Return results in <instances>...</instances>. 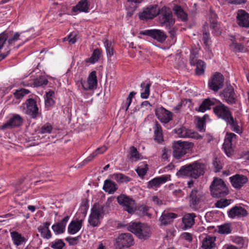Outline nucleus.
Masks as SVG:
<instances>
[{
  "label": "nucleus",
  "mask_w": 249,
  "mask_h": 249,
  "mask_svg": "<svg viewBox=\"0 0 249 249\" xmlns=\"http://www.w3.org/2000/svg\"><path fill=\"white\" fill-rule=\"evenodd\" d=\"M205 169L204 164L196 161L182 166L177 172L176 175L178 177H186L196 179L204 174Z\"/></svg>",
  "instance_id": "nucleus-1"
},
{
  "label": "nucleus",
  "mask_w": 249,
  "mask_h": 249,
  "mask_svg": "<svg viewBox=\"0 0 249 249\" xmlns=\"http://www.w3.org/2000/svg\"><path fill=\"white\" fill-rule=\"evenodd\" d=\"M210 189L211 195L214 197H224L229 193L224 181L222 179L216 178H214Z\"/></svg>",
  "instance_id": "nucleus-2"
},
{
  "label": "nucleus",
  "mask_w": 249,
  "mask_h": 249,
  "mask_svg": "<svg viewBox=\"0 0 249 249\" xmlns=\"http://www.w3.org/2000/svg\"><path fill=\"white\" fill-rule=\"evenodd\" d=\"M194 143L191 142L178 141L173 145V155L176 159H180L192 150Z\"/></svg>",
  "instance_id": "nucleus-3"
},
{
  "label": "nucleus",
  "mask_w": 249,
  "mask_h": 249,
  "mask_svg": "<svg viewBox=\"0 0 249 249\" xmlns=\"http://www.w3.org/2000/svg\"><path fill=\"white\" fill-rule=\"evenodd\" d=\"M189 203L190 207L194 210H198L204 200L203 192L197 188L193 189L189 196Z\"/></svg>",
  "instance_id": "nucleus-4"
},
{
  "label": "nucleus",
  "mask_w": 249,
  "mask_h": 249,
  "mask_svg": "<svg viewBox=\"0 0 249 249\" xmlns=\"http://www.w3.org/2000/svg\"><path fill=\"white\" fill-rule=\"evenodd\" d=\"M160 20L162 26H165L170 28L175 23V19L173 18L172 12L170 8L163 6L160 9Z\"/></svg>",
  "instance_id": "nucleus-5"
},
{
  "label": "nucleus",
  "mask_w": 249,
  "mask_h": 249,
  "mask_svg": "<svg viewBox=\"0 0 249 249\" xmlns=\"http://www.w3.org/2000/svg\"><path fill=\"white\" fill-rule=\"evenodd\" d=\"M102 209L98 205H93L91 209L88 222L92 227H97L100 224V219L103 218V215Z\"/></svg>",
  "instance_id": "nucleus-6"
},
{
  "label": "nucleus",
  "mask_w": 249,
  "mask_h": 249,
  "mask_svg": "<svg viewBox=\"0 0 249 249\" xmlns=\"http://www.w3.org/2000/svg\"><path fill=\"white\" fill-rule=\"evenodd\" d=\"M224 77L219 72H215L208 81L209 88L214 92H217L224 85Z\"/></svg>",
  "instance_id": "nucleus-7"
},
{
  "label": "nucleus",
  "mask_w": 249,
  "mask_h": 249,
  "mask_svg": "<svg viewBox=\"0 0 249 249\" xmlns=\"http://www.w3.org/2000/svg\"><path fill=\"white\" fill-rule=\"evenodd\" d=\"M220 96L224 101L230 105L235 104L237 101L234 89L230 84H226L225 88L220 93Z\"/></svg>",
  "instance_id": "nucleus-8"
},
{
  "label": "nucleus",
  "mask_w": 249,
  "mask_h": 249,
  "mask_svg": "<svg viewBox=\"0 0 249 249\" xmlns=\"http://www.w3.org/2000/svg\"><path fill=\"white\" fill-rule=\"evenodd\" d=\"M118 203L124 207V209L129 213H133L136 210L135 200L125 195H121L117 198Z\"/></svg>",
  "instance_id": "nucleus-9"
},
{
  "label": "nucleus",
  "mask_w": 249,
  "mask_h": 249,
  "mask_svg": "<svg viewBox=\"0 0 249 249\" xmlns=\"http://www.w3.org/2000/svg\"><path fill=\"white\" fill-rule=\"evenodd\" d=\"M217 103L218 104L213 107V111L218 118L225 121L232 113L227 106L219 101Z\"/></svg>",
  "instance_id": "nucleus-10"
},
{
  "label": "nucleus",
  "mask_w": 249,
  "mask_h": 249,
  "mask_svg": "<svg viewBox=\"0 0 249 249\" xmlns=\"http://www.w3.org/2000/svg\"><path fill=\"white\" fill-rule=\"evenodd\" d=\"M140 34L150 36L160 43L164 42L167 37L164 32L158 29L146 30L140 32Z\"/></svg>",
  "instance_id": "nucleus-11"
},
{
  "label": "nucleus",
  "mask_w": 249,
  "mask_h": 249,
  "mask_svg": "<svg viewBox=\"0 0 249 249\" xmlns=\"http://www.w3.org/2000/svg\"><path fill=\"white\" fill-rule=\"evenodd\" d=\"M229 180L231 186L236 190L241 189L248 182V178L246 176L239 174H236L230 177Z\"/></svg>",
  "instance_id": "nucleus-12"
},
{
  "label": "nucleus",
  "mask_w": 249,
  "mask_h": 249,
  "mask_svg": "<svg viewBox=\"0 0 249 249\" xmlns=\"http://www.w3.org/2000/svg\"><path fill=\"white\" fill-rule=\"evenodd\" d=\"M26 113L32 119H36L39 114V108L36 101L33 98H29L25 102Z\"/></svg>",
  "instance_id": "nucleus-13"
},
{
  "label": "nucleus",
  "mask_w": 249,
  "mask_h": 249,
  "mask_svg": "<svg viewBox=\"0 0 249 249\" xmlns=\"http://www.w3.org/2000/svg\"><path fill=\"white\" fill-rule=\"evenodd\" d=\"M160 9L158 5H153L145 8L139 14V18L141 20L151 19L159 15Z\"/></svg>",
  "instance_id": "nucleus-14"
},
{
  "label": "nucleus",
  "mask_w": 249,
  "mask_h": 249,
  "mask_svg": "<svg viewBox=\"0 0 249 249\" xmlns=\"http://www.w3.org/2000/svg\"><path fill=\"white\" fill-rule=\"evenodd\" d=\"M117 243L121 248H129L134 244V238L131 233H121L117 239Z\"/></svg>",
  "instance_id": "nucleus-15"
},
{
  "label": "nucleus",
  "mask_w": 249,
  "mask_h": 249,
  "mask_svg": "<svg viewBox=\"0 0 249 249\" xmlns=\"http://www.w3.org/2000/svg\"><path fill=\"white\" fill-rule=\"evenodd\" d=\"M81 84L82 88L85 90H89L96 88L97 85V79L95 71L90 73L87 81H81Z\"/></svg>",
  "instance_id": "nucleus-16"
},
{
  "label": "nucleus",
  "mask_w": 249,
  "mask_h": 249,
  "mask_svg": "<svg viewBox=\"0 0 249 249\" xmlns=\"http://www.w3.org/2000/svg\"><path fill=\"white\" fill-rule=\"evenodd\" d=\"M155 114L158 119L164 124L169 123L173 119L172 113L162 107L156 109Z\"/></svg>",
  "instance_id": "nucleus-17"
},
{
  "label": "nucleus",
  "mask_w": 249,
  "mask_h": 249,
  "mask_svg": "<svg viewBox=\"0 0 249 249\" xmlns=\"http://www.w3.org/2000/svg\"><path fill=\"white\" fill-rule=\"evenodd\" d=\"M228 214L229 217L235 218V217H244L248 215L247 211L241 206H235L228 212Z\"/></svg>",
  "instance_id": "nucleus-18"
},
{
  "label": "nucleus",
  "mask_w": 249,
  "mask_h": 249,
  "mask_svg": "<svg viewBox=\"0 0 249 249\" xmlns=\"http://www.w3.org/2000/svg\"><path fill=\"white\" fill-rule=\"evenodd\" d=\"M236 22L240 27L249 28V14L244 10H239L237 14Z\"/></svg>",
  "instance_id": "nucleus-19"
},
{
  "label": "nucleus",
  "mask_w": 249,
  "mask_h": 249,
  "mask_svg": "<svg viewBox=\"0 0 249 249\" xmlns=\"http://www.w3.org/2000/svg\"><path fill=\"white\" fill-rule=\"evenodd\" d=\"M178 215L175 213L164 211L159 218L160 226H167L171 224L173 220L177 217Z\"/></svg>",
  "instance_id": "nucleus-20"
},
{
  "label": "nucleus",
  "mask_w": 249,
  "mask_h": 249,
  "mask_svg": "<svg viewBox=\"0 0 249 249\" xmlns=\"http://www.w3.org/2000/svg\"><path fill=\"white\" fill-rule=\"evenodd\" d=\"M170 179V175H163L155 178L148 182L147 187L149 189L159 187L161 184Z\"/></svg>",
  "instance_id": "nucleus-21"
},
{
  "label": "nucleus",
  "mask_w": 249,
  "mask_h": 249,
  "mask_svg": "<svg viewBox=\"0 0 249 249\" xmlns=\"http://www.w3.org/2000/svg\"><path fill=\"white\" fill-rule=\"evenodd\" d=\"M236 135L233 133H227L225 138L224 142L223 144L226 154L230 156L232 152V140L233 138H236Z\"/></svg>",
  "instance_id": "nucleus-22"
},
{
  "label": "nucleus",
  "mask_w": 249,
  "mask_h": 249,
  "mask_svg": "<svg viewBox=\"0 0 249 249\" xmlns=\"http://www.w3.org/2000/svg\"><path fill=\"white\" fill-rule=\"evenodd\" d=\"M23 121V119L19 115L15 114L6 123L3 124L2 128L18 127L22 124Z\"/></svg>",
  "instance_id": "nucleus-23"
},
{
  "label": "nucleus",
  "mask_w": 249,
  "mask_h": 249,
  "mask_svg": "<svg viewBox=\"0 0 249 249\" xmlns=\"http://www.w3.org/2000/svg\"><path fill=\"white\" fill-rule=\"evenodd\" d=\"M196 215L194 213H188L185 214L182 218V222L184 225L183 230L190 229L195 224V218Z\"/></svg>",
  "instance_id": "nucleus-24"
},
{
  "label": "nucleus",
  "mask_w": 249,
  "mask_h": 249,
  "mask_svg": "<svg viewBox=\"0 0 249 249\" xmlns=\"http://www.w3.org/2000/svg\"><path fill=\"white\" fill-rule=\"evenodd\" d=\"M218 100L214 98L211 99L208 98L205 99L202 101L198 109H196V110L199 112H204L206 110L210 109L212 106H215Z\"/></svg>",
  "instance_id": "nucleus-25"
},
{
  "label": "nucleus",
  "mask_w": 249,
  "mask_h": 249,
  "mask_svg": "<svg viewBox=\"0 0 249 249\" xmlns=\"http://www.w3.org/2000/svg\"><path fill=\"white\" fill-rule=\"evenodd\" d=\"M69 218V216H66L60 222L53 225L52 228L53 231L58 234L63 233Z\"/></svg>",
  "instance_id": "nucleus-26"
},
{
  "label": "nucleus",
  "mask_w": 249,
  "mask_h": 249,
  "mask_svg": "<svg viewBox=\"0 0 249 249\" xmlns=\"http://www.w3.org/2000/svg\"><path fill=\"white\" fill-rule=\"evenodd\" d=\"M225 121L226 122L227 125L230 126L232 131L238 134L242 133V131L238 124V121L233 118L232 114Z\"/></svg>",
  "instance_id": "nucleus-27"
},
{
  "label": "nucleus",
  "mask_w": 249,
  "mask_h": 249,
  "mask_svg": "<svg viewBox=\"0 0 249 249\" xmlns=\"http://www.w3.org/2000/svg\"><path fill=\"white\" fill-rule=\"evenodd\" d=\"M90 7L89 0H81L76 6L72 8L74 12L79 11L80 12L88 13L89 11Z\"/></svg>",
  "instance_id": "nucleus-28"
},
{
  "label": "nucleus",
  "mask_w": 249,
  "mask_h": 249,
  "mask_svg": "<svg viewBox=\"0 0 249 249\" xmlns=\"http://www.w3.org/2000/svg\"><path fill=\"white\" fill-rule=\"evenodd\" d=\"M217 15L213 12H211L209 15V21L210 28L213 30V33L218 36L220 35L221 31L219 30V25L217 20Z\"/></svg>",
  "instance_id": "nucleus-29"
},
{
  "label": "nucleus",
  "mask_w": 249,
  "mask_h": 249,
  "mask_svg": "<svg viewBox=\"0 0 249 249\" xmlns=\"http://www.w3.org/2000/svg\"><path fill=\"white\" fill-rule=\"evenodd\" d=\"M215 237L207 235L202 241V249H213L216 246L215 243Z\"/></svg>",
  "instance_id": "nucleus-30"
},
{
  "label": "nucleus",
  "mask_w": 249,
  "mask_h": 249,
  "mask_svg": "<svg viewBox=\"0 0 249 249\" xmlns=\"http://www.w3.org/2000/svg\"><path fill=\"white\" fill-rule=\"evenodd\" d=\"M50 225V222H46L43 223L42 225L38 227L37 230L43 238L49 239L51 238V232L49 229Z\"/></svg>",
  "instance_id": "nucleus-31"
},
{
  "label": "nucleus",
  "mask_w": 249,
  "mask_h": 249,
  "mask_svg": "<svg viewBox=\"0 0 249 249\" xmlns=\"http://www.w3.org/2000/svg\"><path fill=\"white\" fill-rule=\"evenodd\" d=\"M83 221V219L77 221H71L68 228V231L69 233L71 234H74L77 233L81 229Z\"/></svg>",
  "instance_id": "nucleus-32"
},
{
  "label": "nucleus",
  "mask_w": 249,
  "mask_h": 249,
  "mask_svg": "<svg viewBox=\"0 0 249 249\" xmlns=\"http://www.w3.org/2000/svg\"><path fill=\"white\" fill-rule=\"evenodd\" d=\"M54 95V92L52 90H50L48 92H46L44 95L45 106L47 110L52 107L55 104V101L53 99Z\"/></svg>",
  "instance_id": "nucleus-33"
},
{
  "label": "nucleus",
  "mask_w": 249,
  "mask_h": 249,
  "mask_svg": "<svg viewBox=\"0 0 249 249\" xmlns=\"http://www.w3.org/2000/svg\"><path fill=\"white\" fill-rule=\"evenodd\" d=\"M150 228L148 225L142 224L140 230L138 231L137 237L140 239L146 240L150 237Z\"/></svg>",
  "instance_id": "nucleus-34"
},
{
  "label": "nucleus",
  "mask_w": 249,
  "mask_h": 249,
  "mask_svg": "<svg viewBox=\"0 0 249 249\" xmlns=\"http://www.w3.org/2000/svg\"><path fill=\"white\" fill-rule=\"evenodd\" d=\"M103 190L109 194H113L117 189V184L110 179H106L104 181Z\"/></svg>",
  "instance_id": "nucleus-35"
},
{
  "label": "nucleus",
  "mask_w": 249,
  "mask_h": 249,
  "mask_svg": "<svg viewBox=\"0 0 249 249\" xmlns=\"http://www.w3.org/2000/svg\"><path fill=\"white\" fill-rule=\"evenodd\" d=\"M175 133L180 138H193L195 136V133L192 132L191 130L182 126L175 129Z\"/></svg>",
  "instance_id": "nucleus-36"
},
{
  "label": "nucleus",
  "mask_w": 249,
  "mask_h": 249,
  "mask_svg": "<svg viewBox=\"0 0 249 249\" xmlns=\"http://www.w3.org/2000/svg\"><path fill=\"white\" fill-rule=\"evenodd\" d=\"M151 86V83L149 80H146L142 82L140 85L141 90L142 91L141 93V97L143 99H147L149 96L150 88Z\"/></svg>",
  "instance_id": "nucleus-37"
},
{
  "label": "nucleus",
  "mask_w": 249,
  "mask_h": 249,
  "mask_svg": "<svg viewBox=\"0 0 249 249\" xmlns=\"http://www.w3.org/2000/svg\"><path fill=\"white\" fill-rule=\"evenodd\" d=\"M11 236L14 244L19 246L23 244L26 241L24 237L17 231H14L11 232Z\"/></svg>",
  "instance_id": "nucleus-38"
},
{
  "label": "nucleus",
  "mask_w": 249,
  "mask_h": 249,
  "mask_svg": "<svg viewBox=\"0 0 249 249\" xmlns=\"http://www.w3.org/2000/svg\"><path fill=\"white\" fill-rule=\"evenodd\" d=\"M173 11L178 18L180 19L183 21L187 20V14L184 11L180 6H175L173 8Z\"/></svg>",
  "instance_id": "nucleus-39"
},
{
  "label": "nucleus",
  "mask_w": 249,
  "mask_h": 249,
  "mask_svg": "<svg viewBox=\"0 0 249 249\" xmlns=\"http://www.w3.org/2000/svg\"><path fill=\"white\" fill-rule=\"evenodd\" d=\"M154 129V140L158 143L163 141L161 127L158 123H156Z\"/></svg>",
  "instance_id": "nucleus-40"
},
{
  "label": "nucleus",
  "mask_w": 249,
  "mask_h": 249,
  "mask_svg": "<svg viewBox=\"0 0 249 249\" xmlns=\"http://www.w3.org/2000/svg\"><path fill=\"white\" fill-rule=\"evenodd\" d=\"M142 225V224L140 222H131L127 225V228L129 231L134 233L137 236L138 231L140 230Z\"/></svg>",
  "instance_id": "nucleus-41"
},
{
  "label": "nucleus",
  "mask_w": 249,
  "mask_h": 249,
  "mask_svg": "<svg viewBox=\"0 0 249 249\" xmlns=\"http://www.w3.org/2000/svg\"><path fill=\"white\" fill-rule=\"evenodd\" d=\"M112 177L118 183H127L131 180V178L122 173H115L112 175Z\"/></svg>",
  "instance_id": "nucleus-42"
},
{
  "label": "nucleus",
  "mask_w": 249,
  "mask_h": 249,
  "mask_svg": "<svg viewBox=\"0 0 249 249\" xmlns=\"http://www.w3.org/2000/svg\"><path fill=\"white\" fill-rule=\"evenodd\" d=\"M100 55L101 52L100 50L99 49H96L93 51L90 57L86 60V62L91 64H94L99 60Z\"/></svg>",
  "instance_id": "nucleus-43"
},
{
  "label": "nucleus",
  "mask_w": 249,
  "mask_h": 249,
  "mask_svg": "<svg viewBox=\"0 0 249 249\" xmlns=\"http://www.w3.org/2000/svg\"><path fill=\"white\" fill-rule=\"evenodd\" d=\"M129 159L132 161H137L140 159L141 155L135 146L130 147Z\"/></svg>",
  "instance_id": "nucleus-44"
},
{
  "label": "nucleus",
  "mask_w": 249,
  "mask_h": 249,
  "mask_svg": "<svg viewBox=\"0 0 249 249\" xmlns=\"http://www.w3.org/2000/svg\"><path fill=\"white\" fill-rule=\"evenodd\" d=\"M218 232L221 234H228L231 232V228L229 223H225L217 226Z\"/></svg>",
  "instance_id": "nucleus-45"
},
{
  "label": "nucleus",
  "mask_w": 249,
  "mask_h": 249,
  "mask_svg": "<svg viewBox=\"0 0 249 249\" xmlns=\"http://www.w3.org/2000/svg\"><path fill=\"white\" fill-rule=\"evenodd\" d=\"M48 81L47 79L44 77H39L35 79L33 83L31 84V86L33 85L34 87H40L43 86H46L48 84Z\"/></svg>",
  "instance_id": "nucleus-46"
},
{
  "label": "nucleus",
  "mask_w": 249,
  "mask_h": 249,
  "mask_svg": "<svg viewBox=\"0 0 249 249\" xmlns=\"http://www.w3.org/2000/svg\"><path fill=\"white\" fill-rule=\"evenodd\" d=\"M196 66V68L195 70V73L197 75H201L204 72L205 69V63L204 62L201 60H199L197 61V63L195 64Z\"/></svg>",
  "instance_id": "nucleus-47"
},
{
  "label": "nucleus",
  "mask_w": 249,
  "mask_h": 249,
  "mask_svg": "<svg viewBox=\"0 0 249 249\" xmlns=\"http://www.w3.org/2000/svg\"><path fill=\"white\" fill-rule=\"evenodd\" d=\"M30 91L27 89H17L13 93L14 97L17 99H21L23 98V97L29 93Z\"/></svg>",
  "instance_id": "nucleus-48"
},
{
  "label": "nucleus",
  "mask_w": 249,
  "mask_h": 249,
  "mask_svg": "<svg viewBox=\"0 0 249 249\" xmlns=\"http://www.w3.org/2000/svg\"><path fill=\"white\" fill-rule=\"evenodd\" d=\"M231 203V199L221 198L215 202L214 206L217 208H223L229 205Z\"/></svg>",
  "instance_id": "nucleus-49"
},
{
  "label": "nucleus",
  "mask_w": 249,
  "mask_h": 249,
  "mask_svg": "<svg viewBox=\"0 0 249 249\" xmlns=\"http://www.w3.org/2000/svg\"><path fill=\"white\" fill-rule=\"evenodd\" d=\"M232 241L239 247L240 249L247 246L245 239L242 237H234Z\"/></svg>",
  "instance_id": "nucleus-50"
},
{
  "label": "nucleus",
  "mask_w": 249,
  "mask_h": 249,
  "mask_svg": "<svg viewBox=\"0 0 249 249\" xmlns=\"http://www.w3.org/2000/svg\"><path fill=\"white\" fill-rule=\"evenodd\" d=\"M65 244L62 239H58L50 244V247L54 249H62Z\"/></svg>",
  "instance_id": "nucleus-51"
},
{
  "label": "nucleus",
  "mask_w": 249,
  "mask_h": 249,
  "mask_svg": "<svg viewBox=\"0 0 249 249\" xmlns=\"http://www.w3.org/2000/svg\"><path fill=\"white\" fill-rule=\"evenodd\" d=\"M104 45L106 49L107 55L111 57L113 55V48L112 46L111 42L108 40H106L104 42Z\"/></svg>",
  "instance_id": "nucleus-52"
},
{
  "label": "nucleus",
  "mask_w": 249,
  "mask_h": 249,
  "mask_svg": "<svg viewBox=\"0 0 249 249\" xmlns=\"http://www.w3.org/2000/svg\"><path fill=\"white\" fill-rule=\"evenodd\" d=\"M148 170L147 164H144V167H141L139 166L136 170L138 176L141 178H143L146 174Z\"/></svg>",
  "instance_id": "nucleus-53"
},
{
  "label": "nucleus",
  "mask_w": 249,
  "mask_h": 249,
  "mask_svg": "<svg viewBox=\"0 0 249 249\" xmlns=\"http://www.w3.org/2000/svg\"><path fill=\"white\" fill-rule=\"evenodd\" d=\"M53 127L49 123L44 124L40 128V132L42 134L50 133L52 132Z\"/></svg>",
  "instance_id": "nucleus-54"
},
{
  "label": "nucleus",
  "mask_w": 249,
  "mask_h": 249,
  "mask_svg": "<svg viewBox=\"0 0 249 249\" xmlns=\"http://www.w3.org/2000/svg\"><path fill=\"white\" fill-rule=\"evenodd\" d=\"M111 200L108 199L106 203L103 205H100L99 203H95L94 205H98L100 207L103 209V214L104 215L106 213H107L109 210V207L111 203Z\"/></svg>",
  "instance_id": "nucleus-55"
},
{
  "label": "nucleus",
  "mask_w": 249,
  "mask_h": 249,
  "mask_svg": "<svg viewBox=\"0 0 249 249\" xmlns=\"http://www.w3.org/2000/svg\"><path fill=\"white\" fill-rule=\"evenodd\" d=\"M231 49L234 52H242L244 50V46L241 43H232L230 45Z\"/></svg>",
  "instance_id": "nucleus-56"
},
{
  "label": "nucleus",
  "mask_w": 249,
  "mask_h": 249,
  "mask_svg": "<svg viewBox=\"0 0 249 249\" xmlns=\"http://www.w3.org/2000/svg\"><path fill=\"white\" fill-rule=\"evenodd\" d=\"M197 53L194 52H191L190 55V64L192 66H195L197 63L198 60L197 59Z\"/></svg>",
  "instance_id": "nucleus-57"
},
{
  "label": "nucleus",
  "mask_w": 249,
  "mask_h": 249,
  "mask_svg": "<svg viewBox=\"0 0 249 249\" xmlns=\"http://www.w3.org/2000/svg\"><path fill=\"white\" fill-rule=\"evenodd\" d=\"M202 40L206 47L209 45V43L211 42V41L210 34L208 32L206 31L203 32Z\"/></svg>",
  "instance_id": "nucleus-58"
},
{
  "label": "nucleus",
  "mask_w": 249,
  "mask_h": 249,
  "mask_svg": "<svg viewBox=\"0 0 249 249\" xmlns=\"http://www.w3.org/2000/svg\"><path fill=\"white\" fill-rule=\"evenodd\" d=\"M213 166L214 168V171L215 172H218L220 171L221 169L222 168V166L221 163H220V161H218L217 158H215L213 160Z\"/></svg>",
  "instance_id": "nucleus-59"
},
{
  "label": "nucleus",
  "mask_w": 249,
  "mask_h": 249,
  "mask_svg": "<svg viewBox=\"0 0 249 249\" xmlns=\"http://www.w3.org/2000/svg\"><path fill=\"white\" fill-rule=\"evenodd\" d=\"M205 124V121L203 119H198L196 126L198 129V130L199 131H204V125Z\"/></svg>",
  "instance_id": "nucleus-60"
},
{
  "label": "nucleus",
  "mask_w": 249,
  "mask_h": 249,
  "mask_svg": "<svg viewBox=\"0 0 249 249\" xmlns=\"http://www.w3.org/2000/svg\"><path fill=\"white\" fill-rule=\"evenodd\" d=\"M20 35L18 33H16L13 37L7 39V41L8 43L9 46L13 45L15 42L18 39H19Z\"/></svg>",
  "instance_id": "nucleus-61"
},
{
  "label": "nucleus",
  "mask_w": 249,
  "mask_h": 249,
  "mask_svg": "<svg viewBox=\"0 0 249 249\" xmlns=\"http://www.w3.org/2000/svg\"><path fill=\"white\" fill-rule=\"evenodd\" d=\"M181 238L189 242L192 241L193 238L191 233L189 232H183L181 234Z\"/></svg>",
  "instance_id": "nucleus-62"
},
{
  "label": "nucleus",
  "mask_w": 249,
  "mask_h": 249,
  "mask_svg": "<svg viewBox=\"0 0 249 249\" xmlns=\"http://www.w3.org/2000/svg\"><path fill=\"white\" fill-rule=\"evenodd\" d=\"M79 236L75 237H68L65 239V240L67 241L70 245H74L76 244V242L78 240Z\"/></svg>",
  "instance_id": "nucleus-63"
},
{
  "label": "nucleus",
  "mask_w": 249,
  "mask_h": 249,
  "mask_svg": "<svg viewBox=\"0 0 249 249\" xmlns=\"http://www.w3.org/2000/svg\"><path fill=\"white\" fill-rule=\"evenodd\" d=\"M151 200L155 205L160 206L163 204L162 201L157 196H153L151 198Z\"/></svg>",
  "instance_id": "nucleus-64"
}]
</instances>
